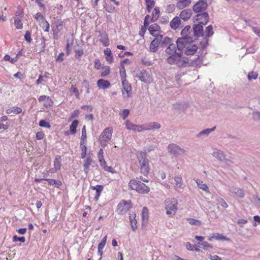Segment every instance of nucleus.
Here are the masks:
<instances>
[{"mask_svg":"<svg viewBox=\"0 0 260 260\" xmlns=\"http://www.w3.org/2000/svg\"><path fill=\"white\" fill-rule=\"evenodd\" d=\"M190 28V25H186L182 30L181 33L182 37L178 38L177 40L178 49H180L181 47H183L184 42L190 43L193 41L192 38L189 36Z\"/></svg>","mask_w":260,"mask_h":260,"instance_id":"f257e3e1","label":"nucleus"},{"mask_svg":"<svg viewBox=\"0 0 260 260\" xmlns=\"http://www.w3.org/2000/svg\"><path fill=\"white\" fill-rule=\"evenodd\" d=\"M137 157L139 160L141 173L144 175L148 174L149 172V160L147 157L145 152H141Z\"/></svg>","mask_w":260,"mask_h":260,"instance_id":"f03ea898","label":"nucleus"},{"mask_svg":"<svg viewBox=\"0 0 260 260\" xmlns=\"http://www.w3.org/2000/svg\"><path fill=\"white\" fill-rule=\"evenodd\" d=\"M128 187L140 193H146L149 191V188L139 180L132 179L128 183Z\"/></svg>","mask_w":260,"mask_h":260,"instance_id":"7ed1b4c3","label":"nucleus"},{"mask_svg":"<svg viewBox=\"0 0 260 260\" xmlns=\"http://www.w3.org/2000/svg\"><path fill=\"white\" fill-rule=\"evenodd\" d=\"M178 201L176 199H167L165 202V209L169 215H174L177 210Z\"/></svg>","mask_w":260,"mask_h":260,"instance_id":"20e7f679","label":"nucleus"},{"mask_svg":"<svg viewBox=\"0 0 260 260\" xmlns=\"http://www.w3.org/2000/svg\"><path fill=\"white\" fill-rule=\"evenodd\" d=\"M54 19V21L52 25L53 38L55 40H58L59 36L61 35L60 31L64 25V22L61 19H56L55 18Z\"/></svg>","mask_w":260,"mask_h":260,"instance_id":"39448f33","label":"nucleus"},{"mask_svg":"<svg viewBox=\"0 0 260 260\" xmlns=\"http://www.w3.org/2000/svg\"><path fill=\"white\" fill-rule=\"evenodd\" d=\"M112 130L109 127L106 128L101 134L99 137L100 144L102 147H105L107 143L111 140Z\"/></svg>","mask_w":260,"mask_h":260,"instance_id":"423d86ee","label":"nucleus"},{"mask_svg":"<svg viewBox=\"0 0 260 260\" xmlns=\"http://www.w3.org/2000/svg\"><path fill=\"white\" fill-rule=\"evenodd\" d=\"M183 46V47L178 49L181 51L184 49L185 54L187 55L194 54L198 49L197 46L193 43V41L190 43L184 42Z\"/></svg>","mask_w":260,"mask_h":260,"instance_id":"0eeeda50","label":"nucleus"},{"mask_svg":"<svg viewBox=\"0 0 260 260\" xmlns=\"http://www.w3.org/2000/svg\"><path fill=\"white\" fill-rule=\"evenodd\" d=\"M136 77L144 83H150L152 81L150 74L146 70H143L137 71Z\"/></svg>","mask_w":260,"mask_h":260,"instance_id":"6e6552de","label":"nucleus"},{"mask_svg":"<svg viewBox=\"0 0 260 260\" xmlns=\"http://www.w3.org/2000/svg\"><path fill=\"white\" fill-rule=\"evenodd\" d=\"M168 148L169 152L174 155L185 154L186 151L175 144H169Z\"/></svg>","mask_w":260,"mask_h":260,"instance_id":"1a4fd4ad","label":"nucleus"},{"mask_svg":"<svg viewBox=\"0 0 260 260\" xmlns=\"http://www.w3.org/2000/svg\"><path fill=\"white\" fill-rule=\"evenodd\" d=\"M208 7L206 0H200L193 7V10L195 13L202 12L206 10Z\"/></svg>","mask_w":260,"mask_h":260,"instance_id":"9d476101","label":"nucleus"},{"mask_svg":"<svg viewBox=\"0 0 260 260\" xmlns=\"http://www.w3.org/2000/svg\"><path fill=\"white\" fill-rule=\"evenodd\" d=\"M132 207L131 201H122L118 205L117 210L119 211L120 213H124Z\"/></svg>","mask_w":260,"mask_h":260,"instance_id":"9b49d317","label":"nucleus"},{"mask_svg":"<svg viewBox=\"0 0 260 260\" xmlns=\"http://www.w3.org/2000/svg\"><path fill=\"white\" fill-rule=\"evenodd\" d=\"M162 36L155 37V39L151 42L149 49L151 52H155L157 51L159 45H160V42L162 40Z\"/></svg>","mask_w":260,"mask_h":260,"instance_id":"f8f14e48","label":"nucleus"},{"mask_svg":"<svg viewBox=\"0 0 260 260\" xmlns=\"http://www.w3.org/2000/svg\"><path fill=\"white\" fill-rule=\"evenodd\" d=\"M212 156L214 157L217 158L218 160H219L220 161H223L225 160L226 162L230 161L232 163L233 162L232 161L225 158V155L222 151L216 149H215L213 150V152L212 153Z\"/></svg>","mask_w":260,"mask_h":260,"instance_id":"ddd939ff","label":"nucleus"},{"mask_svg":"<svg viewBox=\"0 0 260 260\" xmlns=\"http://www.w3.org/2000/svg\"><path fill=\"white\" fill-rule=\"evenodd\" d=\"M148 30L149 31L150 34L154 37L162 36V35H159V32L161 31L160 27L156 23L151 24L149 27Z\"/></svg>","mask_w":260,"mask_h":260,"instance_id":"4468645a","label":"nucleus"},{"mask_svg":"<svg viewBox=\"0 0 260 260\" xmlns=\"http://www.w3.org/2000/svg\"><path fill=\"white\" fill-rule=\"evenodd\" d=\"M229 190L231 192H232L233 194H234L236 197L242 199L245 196V193L243 189L239 187H235V186H232L230 187L229 189Z\"/></svg>","mask_w":260,"mask_h":260,"instance_id":"2eb2a0df","label":"nucleus"},{"mask_svg":"<svg viewBox=\"0 0 260 260\" xmlns=\"http://www.w3.org/2000/svg\"><path fill=\"white\" fill-rule=\"evenodd\" d=\"M202 23L194 24L193 26V34L195 37L203 36L204 34L203 25Z\"/></svg>","mask_w":260,"mask_h":260,"instance_id":"dca6fc26","label":"nucleus"},{"mask_svg":"<svg viewBox=\"0 0 260 260\" xmlns=\"http://www.w3.org/2000/svg\"><path fill=\"white\" fill-rule=\"evenodd\" d=\"M197 20H201L199 22L202 24H206L209 21V15L207 12H201L197 15Z\"/></svg>","mask_w":260,"mask_h":260,"instance_id":"f3484780","label":"nucleus"},{"mask_svg":"<svg viewBox=\"0 0 260 260\" xmlns=\"http://www.w3.org/2000/svg\"><path fill=\"white\" fill-rule=\"evenodd\" d=\"M192 10L190 9H186L182 10L180 14V18L184 21H187L191 16Z\"/></svg>","mask_w":260,"mask_h":260,"instance_id":"a211bd4d","label":"nucleus"},{"mask_svg":"<svg viewBox=\"0 0 260 260\" xmlns=\"http://www.w3.org/2000/svg\"><path fill=\"white\" fill-rule=\"evenodd\" d=\"M177 48L178 49L176 41V44L173 42L172 44H170V45L166 48L165 52L169 55L177 54Z\"/></svg>","mask_w":260,"mask_h":260,"instance_id":"6ab92c4d","label":"nucleus"},{"mask_svg":"<svg viewBox=\"0 0 260 260\" xmlns=\"http://www.w3.org/2000/svg\"><path fill=\"white\" fill-rule=\"evenodd\" d=\"M191 4V0H179L176 4V7L179 10L188 7Z\"/></svg>","mask_w":260,"mask_h":260,"instance_id":"aec40b11","label":"nucleus"},{"mask_svg":"<svg viewBox=\"0 0 260 260\" xmlns=\"http://www.w3.org/2000/svg\"><path fill=\"white\" fill-rule=\"evenodd\" d=\"M174 179L175 181V189L177 191H179L180 189H182L183 187V181L182 177L180 176H175L174 177Z\"/></svg>","mask_w":260,"mask_h":260,"instance_id":"412c9836","label":"nucleus"},{"mask_svg":"<svg viewBox=\"0 0 260 260\" xmlns=\"http://www.w3.org/2000/svg\"><path fill=\"white\" fill-rule=\"evenodd\" d=\"M177 56L176 61V65L178 67H183L186 64L189 63V60L188 59H183L181 57L180 53H177Z\"/></svg>","mask_w":260,"mask_h":260,"instance_id":"4be33fe9","label":"nucleus"},{"mask_svg":"<svg viewBox=\"0 0 260 260\" xmlns=\"http://www.w3.org/2000/svg\"><path fill=\"white\" fill-rule=\"evenodd\" d=\"M146 131L157 129L160 128V124L156 122H151L145 124Z\"/></svg>","mask_w":260,"mask_h":260,"instance_id":"5701e85b","label":"nucleus"},{"mask_svg":"<svg viewBox=\"0 0 260 260\" xmlns=\"http://www.w3.org/2000/svg\"><path fill=\"white\" fill-rule=\"evenodd\" d=\"M93 160L90 157H87L85 160L83 164V171L85 174H87L89 171V166L93 162Z\"/></svg>","mask_w":260,"mask_h":260,"instance_id":"b1692460","label":"nucleus"},{"mask_svg":"<svg viewBox=\"0 0 260 260\" xmlns=\"http://www.w3.org/2000/svg\"><path fill=\"white\" fill-rule=\"evenodd\" d=\"M173 42L172 39L168 37H163L160 43V47L161 48H167L170 44Z\"/></svg>","mask_w":260,"mask_h":260,"instance_id":"393cba45","label":"nucleus"},{"mask_svg":"<svg viewBox=\"0 0 260 260\" xmlns=\"http://www.w3.org/2000/svg\"><path fill=\"white\" fill-rule=\"evenodd\" d=\"M90 188L93 190H96V195L95 196V201H98L99 200V197L103 189V186L102 185H97L95 186H91Z\"/></svg>","mask_w":260,"mask_h":260,"instance_id":"a878e982","label":"nucleus"},{"mask_svg":"<svg viewBox=\"0 0 260 260\" xmlns=\"http://www.w3.org/2000/svg\"><path fill=\"white\" fill-rule=\"evenodd\" d=\"M180 22L181 20L180 19V18L178 17H175L170 22V27L173 29H176L179 26Z\"/></svg>","mask_w":260,"mask_h":260,"instance_id":"bb28decb","label":"nucleus"},{"mask_svg":"<svg viewBox=\"0 0 260 260\" xmlns=\"http://www.w3.org/2000/svg\"><path fill=\"white\" fill-rule=\"evenodd\" d=\"M98 86L100 88L105 89L108 88L110 86V82L107 80L104 79H100L97 82Z\"/></svg>","mask_w":260,"mask_h":260,"instance_id":"cd10ccee","label":"nucleus"},{"mask_svg":"<svg viewBox=\"0 0 260 260\" xmlns=\"http://www.w3.org/2000/svg\"><path fill=\"white\" fill-rule=\"evenodd\" d=\"M215 129V127H212L211 128H207L201 131L198 134L197 137L198 138H200L202 136H207L209 134L214 131Z\"/></svg>","mask_w":260,"mask_h":260,"instance_id":"c85d7f7f","label":"nucleus"},{"mask_svg":"<svg viewBox=\"0 0 260 260\" xmlns=\"http://www.w3.org/2000/svg\"><path fill=\"white\" fill-rule=\"evenodd\" d=\"M122 93L124 98H129L132 96V87L122 88Z\"/></svg>","mask_w":260,"mask_h":260,"instance_id":"c756f323","label":"nucleus"},{"mask_svg":"<svg viewBox=\"0 0 260 260\" xmlns=\"http://www.w3.org/2000/svg\"><path fill=\"white\" fill-rule=\"evenodd\" d=\"M159 8L158 7H155L152 14L151 21L153 22L156 21L159 15Z\"/></svg>","mask_w":260,"mask_h":260,"instance_id":"7c9ffc66","label":"nucleus"},{"mask_svg":"<svg viewBox=\"0 0 260 260\" xmlns=\"http://www.w3.org/2000/svg\"><path fill=\"white\" fill-rule=\"evenodd\" d=\"M22 109L19 107H12L10 109H8L6 112L8 114H10L12 113H15V114H19L21 113Z\"/></svg>","mask_w":260,"mask_h":260,"instance_id":"2f4dec72","label":"nucleus"},{"mask_svg":"<svg viewBox=\"0 0 260 260\" xmlns=\"http://www.w3.org/2000/svg\"><path fill=\"white\" fill-rule=\"evenodd\" d=\"M198 246L199 247H202L204 250H209L210 249L213 248V246L209 244L206 241H203L202 243H199Z\"/></svg>","mask_w":260,"mask_h":260,"instance_id":"473e14b6","label":"nucleus"},{"mask_svg":"<svg viewBox=\"0 0 260 260\" xmlns=\"http://www.w3.org/2000/svg\"><path fill=\"white\" fill-rule=\"evenodd\" d=\"M21 19L22 17H14V25L17 29H21L23 27L22 23L21 22Z\"/></svg>","mask_w":260,"mask_h":260,"instance_id":"72a5a7b5","label":"nucleus"},{"mask_svg":"<svg viewBox=\"0 0 260 260\" xmlns=\"http://www.w3.org/2000/svg\"><path fill=\"white\" fill-rule=\"evenodd\" d=\"M136 215H131L129 216V220L131 223V227L133 231H135L137 229V220L135 219Z\"/></svg>","mask_w":260,"mask_h":260,"instance_id":"f704fd0d","label":"nucleus"},{"mask_svg":"<svg viewBox=\"0 0 260 260\" xmlns=\"http://www.w3.org/2000/svg\"><path fill=\"white\" fill-rule=\"evenodd\" d=\"M40 25L44 29L45 31L48 32L49 31L50 25L45 19H42V21H41Z\"/></svg>","mask_w":260,"mask_h":260,"instance_id":"c9c22d12","label":"nucleus"},{"mask_svg":"<svg viewBox=\"0 0 260 260\" xmlns=\"http://www.w3.org/2000/svg\"><path fill=\"white\" fill-rule=\"evenodd\" d=\"M79 123V121L78 120H74L71 125H70V133L72 134H74L76 133L77 130L76 128L78 126V124Z\"/></svg>","mask_w":260,"mask_h":260,"instance_id":"e433bc0d","label":"nucleus"},{"mask_svg":"<svg viewBox=\"0 0 260 260\" xmlns=\"http://www.w3.org/2000/svg\"><path fill=\"white\" fill-rule=\"evenodd\" d=\"M149 217V213L148 209L144 207L142 211V218L143 221H147Z\"/></svg>","mask_w":260,"mask_h":260,"instance_id":"4c0bfd02","label":"nucleus"},{"mask_svg":"<svg viewBox=\"0 0 260 260\" xmlns=\"http://www.w3.org/2000/svg\"><path fill=\"white\" fill-rule=\"evenodd\" d=\"M54 168L59 170L60 169L61 167V156L59 155H57L54 161Z\"/></svg>","mask_w":260,"mask_h":260,"instance_id":"58836bf2","label":"nucleus"},{"mask_svg":"<svg viewBox=\"0 0 260 260\" xmlns=\"http://www.w3.org/2000/svg\"><path fill=\"white\" fill-rule=\"evenodd\" d=\"M146 5V9L149 13H150L154 6V2L153 0H145Z\"/></svg>","mask_w":260,"mask_h":260,"instance_id":"ea45409f","label":"nucleus"},{"mask_svg":"<svg viewBox=\"0 0 260 260\" xmlns=\"http://www.w3.org/2000/svg\"><path fill=\"white\" fill-rule=\"evenodd\" d=\"M190 60L191 61L192 65L194 66H198L202 63V59L199 56L197 57L190 58Z\"/></svg>","mask_w":260,"mask_h":260,"instance_id":"a19ab883","label":"nucleus"},{"mask_svg":"<svg viewBox=\"0 0 260 260\" xmlns=\"http://www.w3.org/2000/svg\"><path fill=\"white\" fill-rule=\"evenodd\" d=\"M196 183L198 185V186L200 188H201L206 191H207L208 190V187L207 186V185L206 184L204 183L203 181H201L199 179H198L196 181Z\"/></svg>","mask_w":260,"mask_h":260,"instance_id":"79ce46f5","label":"nucleus"},{"mask_svg":"<svg viewBox=\"0 0 260 260\" xmlns=\"http://www.w3.org/2000/svg\"><path fill=\"white\" fill-rule=\"evenodd\" d=\"M45 180L48 182L49 184L50 185H55L56 187H59L61 185V182L59 180L51 179H45Z\"/></svg>","mask_w":260,"mask_h":260,"instance_id":"37998d69","label":"nucleus"},{"mask_svg":"<svg viewBox=\"0 0 260 260\" xmlns=\"http://www.w3.org/2000/svg\"><path fill=\"white\" fill-rule=\"evenodd\" d=\"M100 163V165L106 171L111 172V170L112 168L111 167H108L106 165V162L104 158L99 160Z\"/></svg>","mask_w":260,"mask_h":260,"instance_id":"c03bdc74","label":"nucleus"},{"mask_svg":"<svg viewBox=\"0 0 260 260\" xmlns=\"http://www.w3.org/2000/svg\"><path fill=\"white\" fill-rule=\"evenodd\" d=\"M212 238H213L218 240H229L225 236L220 234L219 233H215L213 234Z\"/></svg>","mask_w":260,"mask_h":260,"instance_id":"a18cd8bd","label":"nucleus"},{"mask_svg":"<svg viewBox=\"0 0 260 260\" xmlns=\"http://www.w3.org/2000/svg\"><path fill=\"white\" fill-rule=\"evenodd\" d=\"M205 33L206 37H210L213 35V31L212 26L211 25H210L206 27Z\"/></svg>","mask_w":260,"mask_h":260,"instance_id":"49530a36","label":"nucleus"},{"mask_svg":"<svg viewBox=\"0 0 260 260\" xmlns=\"http://www.w3.org/2000/svg\"><path fill=\"white\" fill-rule=\"evenodd\" d=\"M177 56V54L171 55V56L167 58V62L171 64H176Z\"/></svg>","mask_w":260,"mask_h":260,"instance_id":"de8ad7c7","label":"nucleus"},{"mask_svg":"<svg viewBox=\"0 0 260 260\" xmlns=\"http://www.w3.org/2000/svg\"><path fill=\"white\" fill-rule=\"evenodd\" d=\"M187 220L191 225H200L201 224V221L193 218H188Z\"/></svg>","mask_w":260,"mask_h":260,"instance_id":"09e8293b","label":"nucleus"},{"mask_svg":"<svg viewBox=\"0 0 260 260\" xmlns=\"http://www.w3.org/2000/svg\"><path fill=\"white\" fill-rule=\"evenodd\" d=\"M134 131L138 132H141L146 131L145 124L142 125H136Z\"/></svg>","mask_w":260,"mask_h":260,"instance_id":"8fccbe9b","label":"nucleus"},{"mask_svg":"<svg viewBox=\"0 0 260 260\" xmlns=\"http://www.w3.org/2000/svg\"><path fill=\"white\" fill-rule=\"evenodd\" d=\"M53 100L49 96L47 98L44 104V106L46 108L51 107L53 105Z\"/></svg>","mask_w":260,"mask_h":260,"instance_id":"3c124183","label":"nucleus"},{"mask_svg":"<svg viewBox=\"0 0 260 260\" xmlns=\"http://www.w3.org/2000/svg\"><path fill=\"white\" fill-rule=\"evenodd\" d=\"M120 75L121 77V79H124L126 78V72L125 69L124 68V67L123 64H120Z\"/></svg>","mask_w":260,"mask_h":260,"instance_id":"603ef678","label":"nucleus"},{"mask_svg":"<svg viewBox=\"0 0 260 260\" xmlns=\"http://www.w3.org/2000/svg\"><path fill=\"white\" fill-rule=\"evenodd\" d=\"M258 74L255 72H251L249 73L247 77L249 80H251L252 79H256L257 77Z\"/></svg>","mask_w":260,"mask_h":260,"instance_id":"864d4df0","label":"nucleus"},{"mask_svg":"<svg viewBox=\"0 0 260 260\" xmlns=\"http://www.w3.org/2000/svg\"><path fill=\"white\" fill-rule=\"evenodd\" d=\"M39 125L41 127H47L49 128L51 127V125H50L49 123L47 122L44 120H41L39 121Z\"/></svg>","mask_w":260,"mask_h":260,"instance_id":"5fc2aeb1","label":"nucleus"},{"mask_svg":"<svg viewBox=\"0 0 260 260\" xmlns=\"http://www.w3.org/2000/svg\"><path fill=\"white\" fill-rule=\"evenodd\" d=\"M135 125H136L133 124L132 122H131L128 120H127L126 121V122H125V126H126V127L128 129H129V130H133V131H134Z\"/></svg>","mask_w":260,"mask_h":260,"instance_id":"6e6d98bb","label":"nucleus"},{"mask_svg":"<svg viewBox=\"0 0 260 260\" xmlns=\"http://www.w3.org/2000/svg\"><path fill=\"white\" fill-rule=\"evenodd\" d=\"M4 60L6 61H9L11 63H14L17 61V57H16L14 58H11L10 56L9 55H6L4 56Z\"/></svg>","mask_w":260,"mask_h":260,"instance_id":"4d7b16f0","label":"nucleus"},{"mask_svg":"<svg viewBox=\"0 0 260 260\" xmlns=\"http://www.w3.org/2000/svg\"><path fill=\"white\" fill-rule=\"evenodd\" d=\"M253 119L255 121H260V112L255 111L253 112Z\"/></svg>","mask_w":260,"mask_h":260,"instance_id":"13d9d810","label":"nucleus"},{"mask_svg":"<svg viewBox=\"0 0 260 260\" xmlns=\"http://www.w3.org/2000/svg\"><path fill=\"white\" fill-rule=\"evenodd\" d=\"M122 80V88L131 87V84L128 83V82L126 80V78L121 79Z\"/></svg>","mask_w":260,"mask_h":260,"instance_id":"bf43d9fd","label":"nucleus"},{"mask_svg":"<svg viewBox=\"0 0 260 260\" xmlns=\"http://www.w3.org/2000/svg\"><path fill=\"white\" fill-rule=\"evenodd\" d=\"M86 139V128H85V125H84L82 130V136H81V140L83 141V142L85 141V140Z\"/></svg>","mask_w":260,"mask_h":260,"instance_id":"052dcab7","label":"nucleus"},{"mask_svg":"<svg viewBox=\"0 0 260 260\" xmlns=\"http://www.w3.org/2000/svg\"><path fill=\"white\" fill-rule=\"evenodd\" d=\"M24 38L25 40L28 43H30L32 41V39L30 36V33L29 31H26L24 35Z\"/></svg>","mask_w":260,"mask_h":260,"instance_id":"680f3d73","label":"nucleus"},{"mask_svg":"<svg viewBox=\"0 0 260 260\" xmlns=\"http://www.w3.org/2000/svg\"><path fill=\"white\" fill-rule=\"evenodd\" d=\"M218 203L224 208H226L228 207L227 203L222 198H220L218 200Z\"/></svg>","mask_w":260,"mask_h":260,"instance_id":"e2e57ef3","label":"nucleus"},{"mask_svg":"<svg viewBox=\"0 0 260 260\" xmlns=\"http://www.w3.org/2000/svg\"><path fill=\"white\" fill-rule=\"evenodd\" d=\"M110 73V69L109 67H107L103 69V71L101 73V76L102 77H105L107 76Z\"/></svg>","mask_w":260,"mask_h":260,"instance_id":"0e129e2a","label":"nucleus"},{"mask_svg":"<svg viewBox=\"0 0 260 260\" xmlns=\"http://www.w3.org/2000/svg\"><path fill=\"white\" fill-rule=\"evenodd\" d=\"M71 91H72L75 94V96H76L77 98H79V92L78 89L76 87L72 85L71 88Z\"/></svg>","mask_w":260,"mask_h":260,"instance_id":"69168bd1","label":"nucleus"},{"mask_svg":"<svg viewBox=\"0 0 260 260\" xmlns=\"http://www.w3.org/2000/svg\"><path fill=\"white\" fill-rule=\"evenodd\" d=\"M86 150H87V147H86V146L83 145L81 147L82 153H81V158L83 159L85 158V156L86 155Z\"/></svg>","mask_w":260,"mask_h":260,"instance_id":"338daca9","label":"nucleus"},{"mask_svg":"<svg viewBox=\"0 0 260 260\" xmlns=\"http://www.w3.org/2000/svg\"><path fill=\"white\" fill-rule=\"evenodd\" d=\"M13 239L14 242L19 241L23 243L25 241V238L24 237H18L17 236H14L13 237Z\"/></svg>","mask_w":260,"mask_h":260,"instance_id":"774afa93","label":"nucleus"}]
</instances>
